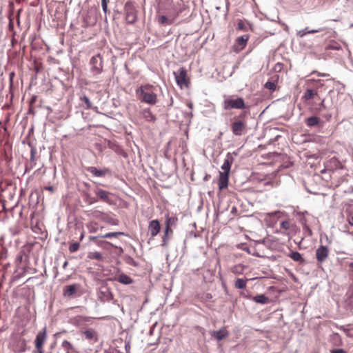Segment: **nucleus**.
<instances>
[{
	"label": "nucleus",
	"mask_w": 353,
	"mask_h": 353,
	"mask_svg": "<svg viewBox=\"0 0 353 353\" xmlns=\"http://www.w3.org/2000/svg\"><path fill=\"white\" fill-rule=\"evenodd\" d=\"M181 10H179V12L177 13V14L176 15V17H174V19H175L176 17H178V16H179V13H181Z\"/></svg>",
	"instance_id": "obj_54"
},
{
	"label": "nucleus",
	"mask_w": 353,
	"mask_h": 353,
	"mask_svg": "<svg viewBox=\"0 0 353 353\" xmlns=\"http://www.w3.org/2000/svg\"><path fill=\"white\" fill-rule=\"evenodd\" d=\"M137 96L141 102L154 105L157 101V95L153 91V86L145 85L141 86L136 90Z\"/></svg>",
	"instance_id": "obj_2"
},
{
	"label": "nucleus",
	"mask_w": 353,
	"mask_h": 353,
	"mask_svg": "<svg viewBox=\"0 0 353 353\" xmlns=\"http://www.w3.org/2000/svg\"><path fill=\"white\" fill-rule=\"evenodd\" d=\"M114 280L124 285H129L133 283V279L125 274H121Z\"/></svg>",
	"instance_id": "obj_20"
},
{
	"label": "nucleus",
	"mask_w": 353,
	"mask_h": 353,
	"mask_svg": "<svg viewBox=\"0 0 353 353\" xmlns=\"http://www.w3.org/2000/svg\"><path fill=\"white\" fill-rule=\"evenodd\" d=\"M141 115L145 121L149 122H154L157 119L149 108L143 109L141 111Z\"/></svg>",
	"instance_id": "obj_18"
},
{
	"label": "nucleus",
	"mask_w": 353,
	"mask_h": 353,
	"mask_svg": "<svg viewBox=\"0 0 353 353\" xmlns=\"http://www.w3.org/2000/svg\"><path fill=\"white\" fill-rule=\"evenodd\" d=\"M169 232H172V230L170 228H165V231H164V234H163V236L162 237V243H161V245L163 247H165L166 248L168 246V241H169Z\"/></svg>",
	"instance_id": "obj_24"
},
{
	"label": "nucleus",
	"mask_w": 353,
	"mask_h": 353,
	"mask_svg": "<svg viewBox=\"0 0 353 353\" xmlns=\"http://www.w3.org/2000/svg\"><path fill=\"white\" fill-rule=\"evenodd\" d=\"M80 100L85 103V109L89 110L92 108V103L90 102L89 98L87 96L83 95L81 97Z\"/></svg>",
	"instance_id": "obj_33"
},
{
	"label": "nucleus",
	"mask_w": 353,
	"mask_h": 353,
	"mask_svg": "<svg viewBox=\"0 0 353 353\" xmlns=\"http://www.w3.org/2000/svg\"><path fill=\"white\" fill-rule=\"evenodd\" d=\"M232 133L236 136H241L246 132V123L243 121H236L231 125Z\"/></svg>",
	"instance_id": "obj_8"
},
{
	"label": "nucleus",
	"mask_w": 353,
	"mask_h": 353,
	"mask_svg": "<svg viewBox=\"0 0 353 353\" xmlns=\"http://www.w3.org/2000/svg\"><path fill=\"white\" fill-rule=\"evenodd\" d=\"M90 71L94 76L100 74L103 71V58L100 54L93 56L90 61Z\"/></svg>",
	"instance_id": "obj_4"
},
{
	"label": "nucleus",
	"mask_w": 353,
	"mask_h": 353,
	"mask_svg": "<svg viewBox=\"0 0 353 353\" xmlns=\"http://www.w3.org/2000/svg\"><path fill=\"white\" fill-rule=\"evenodd\" d=\"M61 347L64 349L65 353H70L75 350L72 344L67 340L62 342Z\"/></svg>",
	"instance_id": "obj_25"
},
{
	"label": "nucleus",
	"mask_w": 353,
	"mask_h": 353,
	"mask_svg": "<svg viewBox=\"0 0 353 353\" xmlns=\"http://www.w3.org/2000/svg\"><path fill=\"white\" fill-rule=\"evenodd\" d=\"M317 94H318L317 90L308 88L303 93V95L302 96V99L304 101H309L310 99H312Z\"/></svg>",
	"instance_id": "obj_19"
},
{
	"label": "nucleus",
	"mask_w": 353,
	"mask_h": 353,
	"mask_svg": "<svg viewBox=\"0 0 353 353\" xmlns=\"http://www.w3.org/2000/svg\"><path fill=\"white\" fill-rule=\"evenodd\" d=\"M23 254H23V252H20L17 254V257H16V262H17L18 264H19V263H21L22 262L23 259Z\"/></svg>",
	"instance_id": "obj_39"
},
{
	"label": "nucleus",
	"mask_w": 353,
	"mask_h": 353,
	"mask_svg": "<svg viewBox=\"0 0 353 353\" xmlns=\"http://www.w3.org/2000/svg\"><path fill=\"white\" fill-rule=\"evenodd\" d=\"M88 257L91 259L102 260L103 256L99 252H90Z\"/></svg>",
	"instance_id": "obj_31"
},
{
	"label": "nucleus",
	"mask_w": 353,
	"mask_h": 353,
	"mask_svg": "<svg viewBox=\"0 0 353 353\" xmlns=\"http://www.w3.org/2000/svg\"><path fill=\"white\" fill-rule=\"evenodd\" d=\"M56 345V343L54 342V343H52L51 345H50V349H53L54 347Z\"/></svg>",
	"instance_id": "obj_52"
},
{
	"label": "nucleus",
	"mask_w": 353,
	"mask_h": 353,
	"mask_svg": "<svg viewBox=\"0 0 353 353\" xmlns=\"http://www.w3.org/2000/svg\"><path fill=\"white\" fill-rule=\"evenodd\" d=\"M181 10H179V12L177 13V14L176 15V17H174V19H175L176 17H178V16H179V13H181Z\"/></svg>",
	"instance_id": "obj_55"
},
{
	"label": "nucleus",
	"mask_w": 353,
	"mask_h": 353,
	"mask_svg": "<svg viewBox=\"0 0 353 353\" xmlns=\"http://www.w3.org/2000/svg\"><path fill=\"white\" fill-rule=\"evenodd\" d=\"M279 81V75L274 74V76L271 77L270 79L265 83L264 87L265 88L274 92L276 90V84Z\"/></svg>",
	"instance_id": "obj_14"
},
{
	"label": "nucleus",
	"mask_w": 353,
	"mask_h": 353,
	"mask_svg": "<svg viewBox=\"0 0 353 353\" xmlns=\"http://www.w3.org/2000/svg\"><path fill=\"white\" fill-rule=\"evenodd\" d=\"M307 31H309V30H307V28H305L303 30L298 31L296 34L299 37H303L307 34H309L308 32H307Z\"/></svg>",
	"instance_id": "obj_38"
},
{
	"label": "nucleus",
	"mask_w": 353,
	"mask_h": 353,
	"mask_svg": "<svg viewBox=\"0 0 353 353\" xmlns=\"http://www.w3.org/2000/svg\"><path fill=\"white\" fill-rule=\"evenodd\" d=\"M80 244L78 242L73 243L69 247V251L70 252H75L79 249Z\"/></svg>",
	"instance_id": "obj_35"
},
{
	"label": "nucleus",
	"mask_w": 353,
	"mask_h": 353,
	"mask_svg": "<svg viewBox=\"0 0 353 353\" xmlns=\"http://www.w3.org/2000/svg\"><path fill=\"white\" fill-rule=\"evenodd\" d=\"M34 353H44L43 349L35 348Z\"/></svg>",
	"instance_id": "obj_46"
},
{
	"label": "nucleus",
	"mask_w": 353,
	"mask_h": 353,
	"mask_svg": "<svg viewBox=\"0 0 353 353\" xmlns=\"http://www.w3.org/2000/svg\"><path fill=\"white\" fill-rule=\"evenodd\" d=\"M327 48L330 50H339L341 49V46L336 42L333 41L328 45Z\"/></svg>",
	"instance_id": "obj_34"
},
{
	"label": "nucleus",
	"mask_w": 353,
	"mask_h": 353,
	"mask_svg": "<svg viewBox=\"0 0 353 353\" xmlns=\"http://www.w3.org/2000/svg\"><path fill=\"white\" fill-rule=\"evenodd\" d=\"M324 29H325L324 28H321L319 29H313V30H310L307 31V32H308L310 34H314V33L320 32L323 31Z\"/></svg>",
	"instance_id": "obj_40"
},
{
	"label": "nucleus",
	"mask_w": 353,
	"mask_h": 353,
	"mask_svg": "<svg viewBox=\"0 0 353 353\" xmlns=\"http://www.w3.org/2000/svg\"><path fill=\"white\" fill-rule=\"evenodd\" d=\"M189 107H190V108H192V104H189Z\"/></svg>",
	"instance_id": "obj_57"
},
{
	"label": "nucleus",
	"mask_w": 353,
	"mask_h": 353,
	"mask_svg": "<svg viewBox=\"0 0 353 353\" xmlns=\"http://www.w3.org/2000/svg\"><path fill=\"white\" fill-rule=\"evenodd\" d=\"M238 27L239 29H243V23H238Z\"/></svg>",
	"instance_id": "obj_51"
},
{
	"label": "nucleus",
	"mask_w": 353,
	"mask_h": 353,
	"mask_svg": "<svg viewBox=\"0 0 353 353\" xmlns=\"http://www.w3.org/2000/svg\"><path fill=\"white\" fill-rule=\"evenodd\" d=\"M329 253L330 250L327 246L323 245H319L318 248L316 250L315 253L318 263H324L328 258Z\"/></svg>",
	"instance_id": "obj_7"
},
{
	"label": "nucleus",
	"mask_w": 353,
	"mask_h": 353,
	"mask_svg": "<svg viewBox=\"0 0 353 353\" xmlns=\"http://www.w3.org/2000/svg\"><path fill=\"white\" fill-rule=\"evenodd\" d=\"M108 3L109 0H101V7L105 15L109 12L108 9Z\"/></svg>",
	"instance_id": "obj_36"
},
{
	"label": "nucleus",
	"mask_w": 353,
	"mask_h": 353,
	"mask_svg": "<svg viewBox=\"0 0 353 353\" xmlns=\"http://www.w3.org/2000/svg\"><path fill=\"white\" fill-rule=\"evenodd\" d=\"M307 84H311L313 83H316V85H315V88H316L315 90H317V91H318V89H319L320 88H321L324 85V84L321 82V80H319V79L315 80L313 79H310L307 80Z\"/></svg>",
	"instance_id": "obj_32"
},
{
	"label": "nucleus",
	"mask_w": 353,
	"mask_h": 353,
	"mask_svg": "<svg viewBox=\"0 0 353 353\" xmlns=\"http://www.w3.org/2000/svg\"><path fill=\"white\" fill-rule=\"evenodd\" d=\"M248 279H237L235 281L234 286L237 289H243L246 287Z\"/></svg>",
	"instance_id": "obj_27"
},
{
	"label": "nucleus",
	"mask_w": 353,
	"mask_h": 353,
	"mask_svg": "<svg viewBox=\"0 0 353 353\" xmlns=\"http://www.w3.org/2000/svg\"><path fill=\"white\" fill-rule=\"evenodd\" d=\"M349 223L353 226V216L349 219Z\"/></svg>",
	"instance_id": "obj_49"
},
{
	"label": "nucleus",
	"mask_w": 353,
	"mask_h": 353,
	"mask_svg": "<svg viewBox=\"0 0 353 353\" xmlns=\"http://www.w3.org/2000/svg\"><path fill=\"white\" fill-rule=\"evenodd\" d=\"M248 39L249 37L248 35H243L236 39V42L239 46L243 48L244 46H245Z\"/></svg>",
	"instance_id": "obj_30"
},
{
	"label": "nucleus",
	"mask_w": 353,
	"mask_h": 353,
	"mask_svg": "<svg viewBox=\"0 0 353 353\" xmlns=\"http://www.w3.org/2000/svg\"><path fill=\"white\" fill-rule=\"evenodd\" d=\"M36 154H37L36 148H32L31 150H30V168H32L36 165V158H35Z\"/></svg>",
	"instance_id": "obj_29"
},
{
	"label": "nucleus",
	"mask_w": 353,
	"mask_h": 353,
	"mask_svg": "<svg viewBox=\"0 0 353 353\" xmlns=\"http://www.w3.org/2000/svg\"><path fill=\"white\" fill-rule=\"evenodd\" d=\"M325 239H326V241H327L329 243H330V241L329 240V239H328L327 236H325Z\"/></svg>",
	"instance_id": "obj_53"
},
{
	"label": "nucleus",
	"mask_w": 353,
	"mask_h": 353,
	"mask_svg": "<svg viewBox=\"0 0 353 353\" xmlns=\"http://www.w3.org/2000/svg\"><path fill=\"white\" fill-rule=\"evenodd\" d=\"M99 298L103 302L109 301L113 299V295L107 287H101L99 292Z\"/></svg>",
	"instance_id": "obj_11"
},
{
	"label": "nucleus",
	"mask_w": 353,
	"mask_h": 353,
	"mask_svg": "<svg viewBox=\"0 0 353 353\" xmlns=\"http://www.w3.org/2000/svg\"><path fill=\"white\" fill-rule=\"evenodd\" d=\"M177 85L181 88L187 86L188 81L187 79L186 70L184 68H180L176 72H174Z\"/></svg>",
	"instance_id": "obj_6"
},
{
	"label": "nucleus",
	"mask_w": 353,
	"mask_h": 353,
	"mask_svg": "<svg viewBox=\"0 0 353 353\" xmlns=\"http://www.w3.org/2000/svg\"><path fill=\"white\" fill-rule=\"evenodd\" d=\"M281 226L285 229H288L289 226V223L287 221H283L281 223Z\"/></svg>",
	"instance_id": "obj_44"
},
{
	"label": "nucleus",
	"mask_w": 353,
	"mask_h": 353,
	"mask_svg": "<svg viewBox=\"0 0 353 353\" xmlns=\"http://www.w3.org/2000/svg\"><path fill=\"white\" fill-rule=\"evenodd\" d=\"M86 170L88 172L97 177L104 176L108 172V169L107 168L104 170H98L97 168L93 166L88 167Z\"/></svg>",
	"instance_id": "obj_17"
},
{
	"label": "nucleus",
	"mask_w": 353,
	"mask_h": 353,
	"mask_svg": "<svg viewBox=\"0 0 353 353\" xmlns=\"http://www.w3.org/2000/svg\"><path fill=\"white\" fill-rule=\"evenodd\" d=\"M320 119L316 116H312L305 119V124L309 128L317 126L320 123Z\"/></svg>",
	"instance_id": "obj_21"
},
{
	"label": "nucleus",
	"mask_w": 353,
	"mask_h": 353,
	"mask_svg": "<svg viewBox=\"0 0 353 353\" xmlns=\"http://www.w3.org/2000/svg\"><path fill=\"white\" fill-rule=\"evenodd\" d=\"M79 288L80 285L77 283L66 285L63 289V295L64 297H72Z\"/></svg>",
	"instance_id": "obj_10"
},
{
	"label": "nucleus",
	"mask_w": 353,
	"mask_h": 353,
	"mask_svg": "<svg viewBox=\"0 0 353 353\" xmlns=\"http://www.w3.org/2000/svg\"><path fill=\"white\" fill-rule=\"evenodd\" d=\"M94 192L97 195V196L103 201L109 204L112 203V200L110 199L112 193H110V192L102 189H97L94 191Z\"/></svg>",
	"instance_id": "obj_13"
},
{
	"label": "nucleus",
	"mask_w": 353,
	"mask_h": 353,
	"mask_svg": "<svg viewBox=\"0 0 353 353\" xmlns=\"http://www.w3.org/2000/svg\"><path fill=\"white\" fill-rule=\"evenodd\" d=\"M319 105L323 108H325V99H323L319 104Z\"/></svg>",
	"instance_id": "obj_47"
},
{
	"label": "nucleus",
	"mask_w": 353,
	"mask_h": 353,
	"mask_svg": "<svg viewBox=\"0 0 353 353\" xmlns=\"http://www.w3.org/2000/svg\"><path fill=\"white\" fill-rule=\"evenodd\" d=\"M13 74H14L13 73H11V74H10V79H12V76Z\"/></svg>",
	"instance_id": "obj_58"
},
{
	"label": "nucleus",
	"mask_w": 353,
	"mask_h": 353,
	"mask_svg": "<svg viewBox=\"0 0 353 353\" xmlns=\"http://www.w3.org/2000/svg\"><path fill=\"white\" fill-rule=\"evenodd\" d=\"M174 221V219L168 216H166L165 221V228H170V225Z\"/></svg>",
	"instance_id": "obj_37"
},
{
	"label": "nucleus",
	"mask_w": 353,
	"mask_h": 353,
	"mask_svg": "<svg viewBox=\"0 0 353 353\" xmlns=\"http://www.w3.org/2000/svg\"><path fill=\"white\" fill-rule=\"evenodd\" d=\"M252 300L257 303L261 304H268L270 303V298L266 296L265 294H259L254 297H252Z\"/></svg>",
	"instance_id": "obj_23"
},
{
	"label": "nucleus",
	"mask_w": 353,
	"mask_h": 353,
	"mask_svg": "<svg viewBox=\"0 0 353 353\" xmlns=\"http://www.w3.org/2000/svg\"><path fill=\"white\" fill-rule=\"evenodd\" d=\"M330 353H346V352L341 348L334 349L330 351Z\"/></svg>",
	"instance_id": "obj_41"
},
{
	"label": "nucleus",
	"mask_w": 353,
	"mask_h": 353,
	"mask_svg": "<svg viewBox=\"0 0 353 353\" xmlns=\"http://www.w3.org/2000/svg\"><path fill=\"white\" fill-rule=\"evenodd\" d=\"M233 155L236 156L237 152H233L232 154L228 152L226 155V157L224 160L223 165H221V169L223 170V172H219V188L220 190L225 189L228 186V179L231 165L234 161Z\"/></svg>",
	"instance_id": "obj_1"
},
{
	"label": "nucleus",
	"mask_w": 353,
	"mask_h": 353,
	"mask_svg": "<svg viewBox=\"0 0 353 353\" xmlns=\"http://www.w3.org/2000/svg\"><path fill=\"white\" fill-rule=\"evenodd\" d=\"M161 225L158 220H152L150 222L148 225V231L151 234L152 237L156 236L160 232Z\"/></svg>",
	"instance_id": "obj_12"
},
{
	"label": "nucleus",
	"mask_w": 353,
	"mask_h": 353,
	"mask_svg": "<svg viewBox=\"0 0 353 353\" xmlns=\"http://www.w3.org/2000/svg\"><path fill=\"white\" fill-rule=\"evenodd\" d=\"M174 18L172 19H168V18L165 15H161L159 17L158 21L161 25H166V24H172L174 23Z\"/></svg>",
	"instance_id": "obj_28"
},
{
	"label": "nucleus",
	"mask_w": 353,
	"mask_h": 353,
	"mask_svg": "<svg viewBox=\"0 0 353 353\" xmlns=\"http://www.w3.org/2000/svg\"><path fill=\"white\" fill-rule=\"evenodd\" d=\"M212 336L218 341H221L228 337L229 333L225 327H221L219 330L210 332Z\"/></svg>",
	"instance_id": "obj_15"
},
{
	"label": "nucleus",
	"mask_w": 353,
	"mask_h": 353,
	"mask_svg": "<svg viewBox=\"0 0 353 353\" xmlns=\"http://www.w3.org/2000/svg\"><path fill=\"white\" fill-rule=\"evenodd\" d=\"M68 265V262L67 261H65L64 262V263L63 264V269H66V268H67Z\"/></svg>",
	"instance_id": "obj_48"
},
{
	"label": "nucleus",
	"mask_w": 353,
	"mask_h": 353,
	"mask_svg": "<svg viewBox=\"0 0 353 353\" xmlns=\"http://www.w3.org/2000/svg\"><path fill=\"white\" fill-rule=\"evenodd\" d=\"M97 201H98L97 199H96L93 198V199H91V200H90V203H90V204H92V203H94V202H97Z\"/></svg>",
	"instance_id": "obj_50"
},
{
	"label": "nucleus",
	"mask_w": 353,
	"mask_h": 353,
	"mask_svg": "<svg viewBox=\"0 0 353 353\" xmlns=\"http://www.w3.org/2000/svg\"><path fill=\"white\" fill-rule=\"evenodd\" d=\"M83 334L88 340H94V341H97V334L93 329H88L85 330Z\"/></svg>",
	"instance_id": "obj_22"
},
{
	"label": "nucleus",
	"mask_w": 353,
	"mask_h": 353,
	"mask_svg": "<svg viewBox=\"0 0 353 353\" xmlns=\"http://www.w3.org/2000/svg\"><path fill=\"white\" fill-rule=\"evenodd\" d=\"M83 238V234H81V237H80V240H82Z\"/></svg>",
	"instance_id": "obj_56"
},
{
	"label": "nucleus",
	"mask_w": 353,
	"mask_h": 353,
	"mask_svg": "<svg viewBox=\"0 0 353 353\" xmlns=\"http://www.w3.org/2000/svg\"><path fill=\"white\" fill-rule=\"evenodd\" d=\"M125 234L123 232H108L103 235H99L96 236H90V239L92 241H95L98 238H105L109 239L112 237H118L119 236H125Z\"/></svg>",
	"instance_id": "obj_16"
},
{
	"label": "nucleus",
	"mask_w": 353,
	"mask_h": 353,
	"mask_svg": "<svg viewBox=\"0 0 353 353\" xmlns=\"http://www.w3.org/2000/svg\"><path fill=\"white\" fill-rule=\"evenodd\" d=\"M312 73H316L319 77H328L329 74L326 73H321L319 72L314 71Z\"/></svg>",
	"instance_id": "obj_43"
},
{
	"label": "nucleus",
	"mask_w": 353,
	"mask_h": 353,
	"mask_svg": "<svg viewBox=\"0 0 353 353\" xmlns=\"http://www.w3.org/2000/svg\"><path fill=\"white\" fill-rule=\"evenodd\" d=\"M289 256L294 261H298L301 263H303L304 261L302 255L298 252H292L289 254Z\"/></svg>",
	"instance_id": "obj_26"
},
{
	"label": "nucleus",
	"mask_w": 353,
	"mask_h": 353,
	"mask_svg": "<svg viewBox=\"0 0 353 353\" xmlns=\"http://www.w3.org/2000/svg\"><path fill=\"white\" fill-rule=\"evenodd\" d=\"M222 105L225 110H242L246 108L243 99L234 95H225Z\"/></svg>",
	"instance_id": "obj_3"
},
{
	"label": "nucleus",
	"mask_w": 353,
	"mask_h": 353,
	"mask_svg": "<svg viewBox=\"0 0 353 353\" xmlns=\"http://www.w3.org/2000/svg\"><path fill=\"white\" fill-rule=\"evenodd\" d=\"M124 10L125 13V20L127 22L130 24L135 23L137 19V15L133 5L130 2L126 3L124 7Z\"/></svg>",
	"instance_id": "obj_5"
},
{
	"label": "nucleus",
	"mask_w": 353,
	"mask_h": 353,
	"mask_svg": "<svg viewBox=\"0 0 353 353\" xmlns=\"http://www.w3.org/2000/svg\"><path fill=\"white\" fill-rule=\"evenodd\" d=\"M44 189L46 190H48L50 192H53L54 190V188L53 186H46V187L44 188Z\"/></svg>",
	"instance_id": "obj_45"
},
{
	"label": "nucleus",
	"mask_w": 353,
	"mask_h": 353,
	"mask_svg": "<svg viewBox=\"0 0 353 353\" xmlns=\"http://www.w3.org/2000/svg\"><path fill=\"white\" fill-rule=\"evenodd\" d=\"M47 339V328L44 327L37 334L34 344L35 348L43 349V345Z\"/></svg>",
	"instance_id": "obj_9"
},
{
	"label": "nucleus",
	"mask_w": 353,
	"mask_h": 353,
	"mask_svg": "<svg viewBox=\"0 0 353 353\" xmlns=\"http://www.w3.org/2000/svg\"><path fill=\"white\" fill-rule=\"evenodd\" d=\"M347 267H348V271L353 272V261L347 262Z\"/></svg>",
	"instance_id": "obj_42"
}]
</instances>
